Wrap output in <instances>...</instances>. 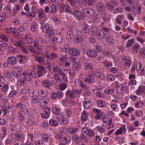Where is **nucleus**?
<instances>
[{
    "label": "nucleus",
    "mask_w": 145,
    "mask_h": 145,
    "mask_svg": "<svg viewBox=\"0 0 145 145\" xmlns=\"http://www.w3.org/2000/svg\"><path fill=\"white\" fill-rule=\"evenodd\" d=\"M20 8V6L18 5H14L13 8V10L14 12H15L19 11Z\"/></svg>",
    "instance_id": "obj_58"
},
{
    "label": "nucleus",
    "mask_w": 145,
    "mask_h": 145,
    "mask_svg": "<svg viewBox=\"0 0 145 145\" xmlns=\"http://www.w3.org/2000/svg\"><path fill=\"white\" fill-rule=\"evenodd\" d=\"M94 80V76L92 74H90L87 77V78L85 80L86 82L88 83H90Z\"/></svg>",
    "instance_id": "obj_27"
},
{
    "label": "nucleus",
    "mask_w": 145,
    "mask_h": 145,
    "mask_svg": "<svg viewBox=\"0 0 145 145\" xmlns=\"http://www.w3.org/2000/svg\"><path fill=\"white\" fill-rule=\"evenodd\" d=\"M116 91L119 94H121L125 88V85L123 84H121L120 85H116Z\"/></svg>",
    "instance_id": "obj_18"
},
{
    "label": "nucleus",
    "mask_w": 145,
    "mask_h": 145,
    "mask_svg": "<svg viewBox=\"0 0 145 145\" xmlns=\"http://www.w3.org/2000/svg\"><path fill=\"white\" fill-rule=\"evenodd\" d=\"M110 108L112 110L115 112H117L119 110L118 106L114 103L110 104Z\"/></svg>",
    "instance_id": "obj_38"
},
{
    "label": "nucleus",
    "mask_w": 145,
    "mask_h": 145,
    "mask_svg": "<svg viewBox=\"0 0 145 145\" xmlns=\"http://www.w3.org/2000/svg\"><path fill=\"white\" fill-rule=\"evenodd\" d=\"M66 95L72 99H74L75 97L74 93L70 90H68L66 92Z\"/></svg>",
    "instance_id": "obj_34"
},
{
    "label": "nucleus",
    "mask_w": 145,
    "mask_h": 145,
    "mask_svg": "<svg viewBox=\"0 0 145 145\" xmlns=\"http://www.w3.org/2000/svg\"><path fill=\"white\" fill-rule=\"evenodd\" d=\"M139 47L140 45L138 44H135L133 47V50L134 52H137Z\"/></svg>",
    "instance_id": "obj_63"
},
{
    "label": "nucleus",
    "mask_w": 145,
    "mask_h": 145,
    "mask_svg": "<svg viewBox=\"0 0 145 145\" xmlns=\"http://www.w3.org/2000/svg\"><path fill=\"white\" fill-rule=\"evenodd\" d=\"M42 83L44 86L48 88H50L49 85L50 84V81L47 80H44L42 81Z\"/></svg>",
    "instance_id": "obj_51"
},
{
    "label": "nucleus",
    "mask_w": 145,
    "mask_h": 145,
    "mask_svg": "<svg viewBox=\"0 0 145 145\" xmlns=\"http://www.w3.org/2000/svg\"><path fill=\"white\" fill-rule=\"evenodd\" d=\"M73 139L74 141L76 143H78L80 142V139L78 136L76 135L73 136Z\"/></svg>",
    "instance_id": "obj_53"
},
{
    "label": "nucleus",
    "mask_w": 145,
    "mask_h": 145,
    "mask_svg": "<svg viewBox=\"0 0 145 145\" xmlns=\"http://www.w3.org/2000/svg\"><path fill=\"white\" fill-rule=\"evenodd\" d=\"M49 102L48 97H46L40 99L39 101V105L42 108L46 105Z\"/></svg>",
    "instance_id": "obj_8"
},
{
    "label": "nucleus",
    "mask_w": 145,
    "mask_h": 145,
    "mask_svg": "<svg viewBox=\"0 0 145 145\" xmlns=\"http://www.w3.org/2000/svg\"><path fill=\"white\" fill-rule=\"evenodd\" d=\"M5 31L7 33L12 34L14 36H16L18 35V33L16 29L15 28H5Z\"/></svg>",
    "instance_id": "obj_10"
},
{
    "label": "nucleus",
    "mask_w": 145,
    "mask_h": 145,
    "mask_svg": "<svg viewBox=\"0 0 145 145\" xmlns=\"http://www.w3.org/2000/svg\"><path fill=\"white\" fill-rule=\"evenodd\" d=\"M39 21L40 24L42 25V24L46 20L47 18L45 15L42 16H39Z\"/></svg>",
    "instance_id": "obj_32"
},
{
    "label": "nucleus",
    "mask_w": 145,
    "mask_h": 145,
    "mask_svg": "<svg viewBox=\"0 0 145 145\" xmlns=\"http://www.w3.org/2000/svg\"><path fill=\"white\" fill-rule=\"evenodd\" d=\"M70 55L73 56H78L80 54V52L79 50L74 48H71L69 50Z\"/></svg>",
    "instance_id": "obj_14"
},
{
    "label": "nucleus",
    "mask_w": 145,
    "mask_h": 145,
    "mask_svg": "<svg viewBox=\"0 0 145 145\" xmlns=\"http://www.w3.org/2000/svg\"><path fill=\"white\" fill-rule=\"evenodd\" d=\"M97 9L98 11H102L105 9L104 6L102 3H100L97 4Z\"/></svg>",
    "instance_id": "obj_37"
},
{
    "label": "nucleus",
    "mask_w": 145,
    "mask_h": 145,
    "mask_svg": "<svg viewBox=\"0 0 145 145\" xmlns=\"http://www.w3.org/2000/svg\"><path fill=\"white\" fill-rule=\"evenodd\" d=\"M92 68V65L91 64L88 63H86L85 64L84 69L85 70L91 69Z\"/></svg>",
    "instance_id": "obj_52"
},
{
    "label": "nucleus",
    "mask_w": 145,
    "mask_h": 145,
    "mask_svg": "<svg viewBox=\"0 0 145 145\" xmlns=\"http://www.w3.org/2000/svg\"><path fill=\"white\" fill-rule=\"evenodd\" d=\"M143 105V102L140 101H138L136 103L135 106L136 108H139L141 107Z\"/></svg>",
    "instance_id": "obj_54"
},
{
    "label": "nucleus",
    "mask_w": 145,
    "mask_h": 145,
    "mask_svg": "<svg viewBox=\"0 0 145 145\" xmlns=\"http://www.w3.org/2000/svg\"><path fill=\"white\" fill-rule=\"evenodd\" d=\"M74 82L76 85L80 86L84 89H86L87 87L86 85L82 83L81 81L79 78L76 79L75 80Z\"/></svg>",
    "instance_id": "obj_17"
},
{
    "label": "nucleus",
    "mask_w": 145,
    "mask_h": 145,
    "mask_svg": "<svg viewBox=\"0 0 145 145\" xmlns=\"http://www.w3.org/2000/svg\"><path fill=\"white\" fill-rule=\"evenodd\" d=\"M16 107L20 108L25 114L29 115L30 114V111L27 109L25 106L21 103L19 104L16 105Z\"/></svg>",
    "instance_id": "obj_11"
},
{
    "label": "nucleus",
    "mask_w": 145,
    "mask_h": 145,
    "mask_svg": "<svg viewBox=\"0 0 145 145\" xmlns=\"http://www.w3.org/2000/svg\"><path fill=\"white\" fill-rule=\"evenodd\" d=\"M38 94L40 96L44 97L48 95V92L45 90H41L38 91Z\"/></svg>",
    "instance_id": "obj_30"
},
{
    "label": "nucleus",
    "mask_w": 145,
    "mask_h": 145,
    "mask_svg": "<svg viewBox=\"0 0 145 145\" xmlns=\"http://www.w3.org/2000/svg\"><path fill=\"white\" fill-rule=\"evenodd\" d=\"M11 73L16 78H19L21 76L22 68L19 67H13Z\"/></svg>",
    "instance_id": "obj_6"
},
{
    "label": "nucleus",
    "mask_w": 145,
    "mask_h": 145,
    "mask_svg": "<svg viewBox=\"0 0 145 145\" xmlns=\"http://www.w3.org/2000/svg\"><path fill=\"white\" fill-rule=\"evenodd\" d=\"M105 102L103 101L100 100L97 102V104L98 107H103L105 105Z\"/></svg>",
    "instance_id": "obj_49"
},
{
    "label": "nucleus",
    "mask_w": 145,
    "mask_h": 145,
    "mask_svg": "<svg viewBox=\"0 0 145 145\" xmlns=\"http://www.w3.org/2000/svg\"><path fill=\"white\" fill-rule=\"evenodd\" d=\"M141 64L140 62H138L136 66L135 65H133L132 67V68L131 69V72L132 73H133L135 70L136 67H137V70L138 71L140 70L141 68Z\"/></svg>",
    "instance_id": "obj_19"
},
{
    "label": "nucleus",
    "mask_w": 145,
    "mask_h": 145,
    "mask_svg": "<svg viewBox=\"0 0 145 145\" xmlns=\"http://www.w3.org/2000/svg\"><path fill=\"white\" fill-rule=\"evenodd\" d=\"M87 114L86 112L83 111L81 115V120L82 121H86L87 119Z\"/></svg>",
    "instance_id": "obj_33"
},
{
    "label": "nucleus",
    "mask_w": 145,
    "mask_h": 145,
    "mask_svg": "<svg viewBox=\"0 0 145 145\" xmlns=\"http://www.w3.org/2000/svg\"><path fill=\"white\" fill-rule=\"evenodd\" d=\"M126 132L125 125H124L117 129L114 133V134L115 135H120L124 134L126 133Z\"/></svg>",
    "instance_id": "obj_7"
},
{
    "label": "nucleus",
    "mask_w": 145,
    "mask_h": 145,
    "mask_svg": "<svg viewBox=\"0 0 145 145\" xmlns=\"http://www.w3.org/2000/svg\"><path fill=\"white\" fill-rule=\"evenodd\" d=\"M134 42V40L133 39H131L128 40L126 44V47H129L131 46Z\"/></svg>",
    "instance_id": "obj_60"
},
{
    "label": "nucleus",
    "mask_w": 145,
    "mask_h": 145,
    "mask_svg": "<svg viewBox=\"0 0 145 145\" xmlns=\"http://www.w3.org/2000/svg\"><path fill=\"white\" fill-rule=\"evenodd\" d=\"M78 130V129L77 128L70 127L68 129V132L69 133L73 134L76 133Z\"/></svg>",
    "instance_id": "obj_41"
},
{
    "label": "nucleus",
    "mask_w": 145,
    "mask_h": 145,
    "mask_svg": "<svg viewBox=\"0 0 145 145\" xmlns=\"http://www.w3.org/2000/svg\"><path fill=\"white\" fill-rule=\"evenodd\" d=\"M72 37V33L71 31H68L67 35V39L68 40H71Z\"/></svg>",
    "instance_id": "obj_55"
},
{
    "label": "nucleus",
    "mask_w": 145,
    "mask_h": 145,
    "mask_svg": "<svg viewBox=\"0 0 145 145\" xmlns=\"http://www.w3.org/2000/svg\"><path fill=\"white\" fill-rule=\"evenodd\" d=\"M37 28V24L36 22L33 23L31 26V30L33 31H35Z\"/></svg>",
    "instance_id": "obj_45"
},
{
    "label": "nucleus",
    "mask_w": 145,
    "mask_h": 145,
    "mask_svg": "<svg viewBox=\"0 0 145 145\" xmlns=\"http://www.w3.org/2000/svg\"><path fill=\"white\" fill-rule=\"evenodd\" d=\"M23 75L24 77V79L26 81H29L30 80L31 78L30 76L33 77L36 76V74L33 71L28 70L26 72H23Z\"/></svg>",
    "instance_id": "obj_5"
},
{
    "label": "nucleus",
    "mask_w": 145,
    "mask_h": 145,
    "mask_svg": "<svg viewBox=\"0 0 145 145\" xmlns=\"http://www.w3.org/2000/svg\"><path fill=\"white\" fill-rule=\"evenodd\" d=\"M131 64V61L130 60L126 59L125 60L124 65L126 68H128L130 66Z\"/></svg>",
    "instance_id": "obj_47"
},
{
    "label": "nucleus",
    "mask_w": 145,
    "mask_h": 145,
    "mask_svg": "<svg viewBox=\"0 0 145 145\" xmlns=\"http://www.w3.org/2000/svg\"><path fill=\"white\" fill-rule=\"evenodd\" d=\"M45 15L44 12V10L42 8H40L38 10V17Z\"/></svg>",
    "instance_id": "obj_64"
},
{
    "label": "nucleus",
    "mask_w": 145,
    "mask_h": 145,
    "mask_svg": "<svg viewBox=\"0 0 145 145\" xmlns=\"http://www.w3.org/2000/svg\"><path fill=\"white\" fill-rule=\"evenodd\" d=\"M49 123L51 126L54 127H56L58 124L57 121L53 118L49 120Z\"/></svg>",
    "instance_id": "obj_25"
},
{
    "label": "nucleus",
    "mask_w": 145,
    "mask_h": 145,
    "mask_svg": "<svg viewBox=\"0 0 145 145\" xmlns=\"http://www.w3.org/2000/svg\"><path fill=\"white\" fill-rule=\"evenodd\" d=\"M29 95L31 97H33L32 99V101L33 103H36L38 102L39 98L37 96H34V93L33 91L29 92Z\"/></svg>",
    "instance_id": "obj_24"
},
{
    "label": "nucleus",
    "mask_w": 145,
    "mask_h": 145,
    "mask_svg": "<svg viewBox=\"0 0 145 145\" xmlns=\"http://www.w3.org/2000/svg\"><path fill=\"white\" fill-rule=\"evenodd\" d=\"M68 59V57L67 55H65L59 58V61L62 62H64L67 61Z\"/></svg>",
    "instance_id": "obj_50"
},
{
    "label": "nucleus",
    "mask_w": 145,
    "mask_h": 145,
    "mask_svg": "<svg viewBox=\"0 0 145 145\" xmlns=\"http://www.w3.org/2000/svg\"><path fill=\"white\" fill-rule=\"evenodd\" d=\"M80 63L78 62H77L73 65V67L75 70H78L80 69Z\"/></svg>",
    "instance_id": "obj_46"
},
{
    "label": "nucleus",
    "mask_w": 145,
    "mask_h": 145,
    "mask_svg": "<svg viewBox=\"0 0 145 145\" xmlns=\"http://www.w3.org/2000/svg\"><path fill=\"white\" fill-rule=\"evenodd\" d=\"M124 17V16L123 15H118L115 19L116 22L118 24H121V21Z\"/></svg>",
    "instance_id": "obj_29"
},
{
    "label": "nucleus",
    "mask_w": 145,
    "mask_h": 145,
    "mask_svg": "<svg viewBox=\"0 0 145 145\" xmlns=\"http://www.w3.org/2000/svg\"><path fill=\"white\" fill-rule=\"evenodd\" d=\"M8 85L7 84H5L2 87L1 90L3 92H7L8 91Z\"/></svg>",
    "instance_id": "obj_44"
},
{
    "label": "nucleus",
    "mask_w": 145,
    "mask_h": 145,
    "mask_svg": "<svg viewBox=\"0 0 145 145\" xmlns=\"http://www.w3.org/2000/svg\"><path fill=\"white\" fill-rule=\"evenodd\" d=\"M12 23L14 25H18L20 24V22L19 20L14 18L12 20Z\"/></svg>",
    "instance_id": "obj_57"
},
{
    "label": "nucleus",
    "mask_w": 145,
    "mask_h": 145,
    "mask_svg": "<svg viewBox=\"0 0 145 145\" xmlns=\"http://www.w3.org/2000/svg\"><path fill=\"white\" fill-rule=\"evenodd\" d=\"M55 41L53 42H57L58 43L62 42L63 40L62 37L59 34L58 35L56 39H55Z\"/></svg>",
    "instance_id": "obj_36"
},
{
    "label": "nucleus",
    "mask_w": 145,
    "mask_h": 145,
    "mask_svg": "<svg viewBox=\"0 0 145 145\" xmlns=\"http://www.w3.org/2000/svg\"><path fill=\"white\" fill-rule=\"evenodd\" d=\"M13 44L15 46H17L20 48H22L24 43L21 41H19L18 42L14 41L13 43Z\"/></svg>",
    "instance_id": "obj_40"
},
{
    "label": "nucleus",
    "mask_w": 145,
    "mask_h": 145,
    "mask_svg": "<svg viewBox=\"0 0 145 145\" xmlns=\"http://www.w3.org/2000/svg\"><path fill=\"white\" fill-rule=\"evenodd\" d=\"M90 34L93 36H96L98 40H100L103 38L104 33L99 30H97L95 27L92 28L90 32Z\"/></svg>",
    "instance_id": "obj_2"
},
{
    "label": "nucleus",
    "mask_w": 145,
    "mask_h": 145,
    "mask_svg": "<svg viewBox=\"0 0 145 145\" xmlns=\"http://www.w3.org/2000/svg\"><path fill=\"white\" fill-rule=\"evenodd\" d=\"M114 91V90L112 89H109L105 90L104 91V93L108 94H112Z\"/></svg>",
    "instance_id": "obj_61"
},
{
    "label": "nucleus",
    "mask_w": 145,
    "mask_h": 145,
    "mask_svg": "<svg viewBox=\"0 0 145 145\" xmlns=\"http://www.w3.org/2000/svg\"><path fill=\"white\" fill-rule=\"evenodd\" d=\"M145 93V87L139 86L138 89L136 91V93L138 95H140L141 93Z\"/></svg>",
    "instance_id": "obj_28"
},
{
    "label": "nucleus",
    "mask_w": 145,
    "mask_h": 145,
    "mask_svg": "<svg viewBox=\"0 0 145 145\" xmlns=\"http://www.w3.org/2000/svg\"><path fill=\"white\" fill-rule=\"evenodd\" d=\"M71 140V138L69 137H62L61 138V141L59 145H66V144L69 142Z\"/></svg>",
    "instance_id": "obj_16"
},
{
    "label": "nucleus",
    "mask_w": 145,
    "mask_h": 145,
    "mask_svg": "<svg viewBox=\"0 0 145 145\" xmlns=\"http://www.w3.org/2000/svg\"><path fill=\"white\" fill-rule=\"evenodd\" d=\"M83 34L80 31H78L74 37V40L75 43H80L84 40Z\"/></svg>",
    "instance_id": "obj_4"
},
{
    "label": "nucleus",
    "mask_w": 145,
    "mask_h": 145,
    "mask_svg": "<svg viewBox=\"0 0 145 145\" xmlns=\"http://www.w3.org/2000/svg\"><path fill=\"white\" fill-rule=\"evenodd\" d=\"M91 104L89 100L87 98H85L83 102V105L84 108L88 109L91 106Z\"/></svg>",
    "instance_id": "obj_23"
},
{
    "label": "nucleus",
    "mask_w": 145,
    "mask_h": 145,
    "mask_svg": "<svg viewBox=\"0 0 145 145\" xmlns=\"http://www.w3.org/2000/svg\"><path fill=\"white\" fill-rule=\"evenodd\" d=\"M7 61L9 64L12 65L15 64L17 62V60L16 58L13 56L8 57Z\"/></svg>",
    "instance_id": "obj_20"
},
{
    "label": "nucleus",
    "mask_w": 145,
    "mask_h": 145,
    "mask_svg": "<svg viewBox=\"0 0 145 145\" xmlns=\"http://www.w3.org/2000/svg\"><path fill=\"white\" fill-rule=\"evenodd\" d=\"M95 76L101 80H103L105 78L104 75L99 72H97L95 74Z\"/></svg>",
    "instance_id": "obj_42"
},
{
    "label": "nucleus",
    "mask_w": 145,
    "mask_h": 145,
    "mask_svg": "<svg viewBox=\"0 0 145 145\" xmlns=\"http://www.w3.org/2000/svg\"><path fill=\"white\" fill-rule=\"evenodd\" d=\"M83 31L85 33H88L89 31V26L86 24H84L82 26Z\"/></svg>",
    "instance_id": "obj_31"
},
{
    "label": "nucleus",
    "mask_w": 145,
    "mask_h": 145,
    "mask_svg": "<svg viewBox=\"0 0 145 145\" xmlns=\"http://www.w3.org/2000/svg\"><path fill=\"white\" fill-rule=\"evenodd\" d=\"M118 4V3L114 1L107 3L106 5L108 8L110 9H112L114 7Z\"/></svg>",
    "instance_id": "obj_22"
},
{
    "label": "nucleus",
    "mask_w": 145,
    "mask_h": 145,
    "mask_svg": "<svg viewBox=\"0 0 145 145\" xmlns=\"http://www.w3.org/2000/svg\"><path fill=\"white\" fill-rule=\"evenodd\" d=\"M35 58L36 60L38 61L39 63H41L42 65H44V63L43 62L44 59L43 57H39L36 56Z\"/></svg>",
    "instance_id": "obj_43"
},
{
    "label": "nucleus",
    "mask_w": 145,
    "mask_h": 145,
    "mask_svg": "<svg viewBox=\"0 0 145 145\" xmlns=\"http://www.w3.org/2000/svg\"><path fill=\"white\" fill-rule=\"evenodd\" d=\"M84 13L86 14L87 16H89L91 14H92V21L94 22L95 21L97 20L100 18V17L99 15L98 16L94 12L93 10L91 8L85 9L83 10Z\"/></svg>",
    "instance_id": "obj_3"
},
{
    "label": "nucleus",
    "mask_w": 145,
    "mask_h": 145,
    "mask_svg": "<svg viewBox=\"0 0 145 145\" xmlns=\"http://www.w3.org/2000/svg\"><path fill=\"white\" fill-rule=\"evenodd\" d=\"M30 89V88L28 87H25L22 90V93H26L28 92Z\"/></svg>",
    "instance_id": "obj_62"
},
{
    "label": "nucleus",
    "mask_w": 145,
    "mask_h": 145,
    "mask_svg": "<svg viewBox=\"0 0 145 145\" xmlns=\"http://www.w3.org/2000/svg\"><path fill=\"white\" fill-rule=\"evenodd\" d=\"M87 131V135L89 137H92L94 136V133L92 130L91 129Z\"/></svg>",
    "instance_id": "obj_59"
},
{
    "label": "nucleus",
    "mask_w": 145,
    "mask_h": 145,
    "mask_svg": "<svg viewBox=\"0 0 145 145\" xmlns=\"http://www.w3.org/2000/svg\"><path fill=\"white\" fill-rule=\"evenodd\" d=\"M57 118L58 121L61 124H66L67 123V120L63 114H61L60 115H57Z\"/></svg>",
    "instance_id": "obj_12"
},
{
    "label": "nucleus",
    "mask_w": 145,
    "mask_h": 145,
    "mask_svg": "<svg viewBox=\"0 0 145 145\" xmlns=\"http://www.w3.org/2000/svg\"><path fill=\"white\" fill-rule=\"evenodd\" d=\"M37 68V73L39 77L43 76L46 73L45 68L42 66L39 65Z\"/></svg>",
    "instance_id": "obj_9"
},
{
    "label": "nucleus",
    "mask_w": 145,
    "mask_h": 145,
    "mask_svg": "<svg viewBox=\"0 0 145 145\" xmlns=\"http://www.w3.org/2000/svg\"><path fill=\"white\" fill-rule=\"evenodd\" d=\"M88 56L90 57H95L97 55V52L94 50L89 49L87 52Z\"/></svg>",
    "instance_id": "obj_21"
},
{
    "label": "nucleus",
    "mask_w": 145,
    "mask_h": 145,
    "mask_svg": "<svg viewBox=\"0 0 145 145\" xmlns=\"http://www.w3.org/2000/svg\"><path fill=\"white\" fill-rule=\"evenodd\" d=\"M74 17L77 20H80L82 18L83 15L81 12L78 10H75L72 13Z\"/></svg>",
    "instance_id": "obj_13"
},
{
    "label": "nucleus",
    "mask_w": 145,
    "mask_h": 145,
    "mask_svg": "<svg viewBox=\"0 0 145 145\" xmlns=\"http://www.w3.org/2000/svg\"><path fill=\"white\" fill-rule=\"evenodd\" d=\"M27 50L28 51H30V52H32L33 53L35 54H39L38 52L36 51L34 47L32 46H28L27 47Z\"/></svg>",
    "instance_id": "obj_48"
},
{
    "label": "nucleus",
    "mask_w": 145,
    "mask_h": 145,
    "mask_svg": "<svg viewBox=\"0 0 145 145\" xmlns=\"http://www.w3.org/2000/svg\"><path fill=\"white\" fill-rule=\"evenodd\" d=\"M42 29L44 28L46 29V35L47 38H50V41H55V37L53 36L54 32L48 24H46L43 25H41Z\"/></svg>",
    "instance_id": "obj_1"
},
{
    "label": "nucleus",
    "mask_w": 145,
    "mask_h": 145,
    "mask_svg": "<svg viewBox=\"0 0 145 145\" xmlns=\"http://www.w3.org/2000/svg\"><path fill=\"white\" fill-rule=\"evenodd\" d=\"M60 9L62 11H65L66 12L72 13L71 9L67 5H61L60 6Z\"/></svg>",
    "instance_id": "obj_15"
},
{
    "label": "nucleus",
    "mask_w": 145,
    "mask_h": 145,
    "mask_svg": "<svg viewBox=\"0 0 145 145\" xmlns=\"http://www.w3.org/2000/svg\"><path fill=\"white\" fill-rule=\"evenodd\" d=\"M69 47L67 44H65L64 46L61 48V51L63 52H66L69 51Z\"/></svg>",
    "instance_id": "obj_35"
},
{
    "label": "nucleus",
    "mask_w": 145,
    "mask_h": 145,
    "mask_svg": "<svg viewBox=\"0 0 145 145\" xmlns=\"http://www.w3.org/2000/svg\"><path fill=\"white\" fill-rule=\"evenodd\" d=\"M25 39L28 43L31 44L33 42V40L31 38V35L30 33H28L26 34L25 35Z\"/></svg>",
    "instance_id": "obj_26"
},
{
    "label": "nucleus",
    "mask_w": 145,
    "mask_h": 145,
    "mask_svg": "<svg viewBox=\"0 0 145 145\" xmlns=\"http://www.w3.org/2000/svg\"><path fill=\"white\" fill-rule=\"evenodd\" d=\"M59 131L60 133L65 134L67 133V129L65 127H61L59 129Z\"/></svg>",
    "instance_id": "obj_56"
},
{
    "label": "nucleus",
    "mask_w": 145,
    "mask_h": 145,
    "mask_svg": "<svg viewBox=\"0 0 145 145\" xmlns=\"http://www.w3.org/2000/svg\"><path fill=\"white\" fill-rule=\"evenodd\" d=\"M52 110L54 114L58 115H59L60 110L58 108L55 107H53L52 108Z\"/></svg>",
    "instance_id": "obj_39"
}]
</instances>
